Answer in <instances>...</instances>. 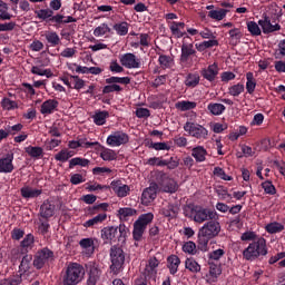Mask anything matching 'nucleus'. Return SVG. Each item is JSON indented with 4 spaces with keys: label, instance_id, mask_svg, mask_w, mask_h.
Wrapping results in <instances>:
<instances>
[{
    "label": "nucleus",
    "instance_id": "nucleus-8",
    "mask_svg": "<svg viewBox=\"0 0 285 285\" xmlns=\"http://www.w3.org/2000/svg\"><path fill=\"white\" fill-rule=\"evenodd\" d=\"M183 128L194 139H198L199 141H206L208 139V129L197 122L187 121Z\"/></svg>",
    "mask_w": 285,
    "mask_h": 285
},
{
    "label": "nucleus",
    "instance_id": "nucleus-22",
    "mask_svg": "<svg viewBox=\"0 0 285 285\" xmlns=\"http://www.w3.org/2000/svg\"><path fill=\"white\" fill-rule=\"evenodd\" d=\"M57 108H59V102L57 99H48L42 102L40 112L41 115H52L53 112H57Z\"/></svg>",
    "mask_w": 285,
    "mask_h": 285
},
{
    "label": "nucleus",
    "instance_id": "nucleus-36",
    "mask_svg": "<svg viewBox=\"0 0 285 285\" xmlns=\"http://www.w3.org/2000/svg\"><path fill=\"white\" fill-rule=\"evenodd\" d=\"M35 14L37 19H40L41 21H47V23H50V19L52 18V14H55V11H52V9H40V10H36Z\"/></svg>",
    "mask_w": 285,
    "mask_h": 285
},
{
    "label": "nucleus",
    "instance_id": "nucleus-25",
    "mask_svg": "<svg viewBox=\"0 0 285 285\" xmlns=\"http://www.w3.org/2000/svg\"><path fill=\"white\" fill-rule=\"evenodd\" d=\"M180 264L181 259L179 258V256L173 254L167 257V268L169 269L170 275H177Z\"/></svg>",
    "mask_w": 285,
    "mask_h": 285
},
{
    "label": "nucleus",
    "instance_id": "nucleus-32",
    "mask_svg": "<svg viewBox=\"0 0 285 285\" xmlns=\"http://www.w3.org/2000/svg\"><path fill=\"white\" fill-rule=\"evenodd\" d=\"M207 110L210 111L214 117H219V115H224V112H226V106L219 102H209Z\"/></svg>",
    "mask_w": 285,
    "mask_h": 285
},
{
    "label": "nucleus",
    "instance_id": "nucleus-5",
    "mask_svg": "<svg viewBox=\"0 0 285 285\" xmlns=\"http://www.w3.org/2000/svg\"><path fill=\"white\" fill-rule=\"evenodd\" d=\"M109 257L111 262L110 271L112 275H119L126 265V252H124V248L117 245H112L110 248Z\"/></svg>",
    "mask_w": 285,
    "mask_h": 285
},
{
    "label": "nucleus",
    "instance_id": "nucleus-24",
    "mask_svg": "<svg viewBox=\"0 0 285 285\" xmlns=\"http://www.w3.org/2000/svg\"><path fill=\"white\" fill-rule=\"evenodd\" d=\"M55 204L49 200H45L40 206V217H42V219H50V217H55Z\"/></svg>",
    "mask_w": 285,
    "mask_h": 285
},
{
    "label": "nucleus",
    "instance_id": "nucleus-60",
    "mask_svg": "<svg viewBox=\"0 0 285 285\" xmlns=\"http://www.w3.org/2000/svg\"><path fill=\"white\" fill-rule=\"evenodd\" d=\"M100 157L104 161H115L117 159V153L112 149H105L100 153Z\"/></svg>",
    "mask_w": 285,
    "mask_h": 285
},
{
    "label": "nucleus",
    "instance_id": "nucleus-62",
    "mask_svg": "<svg viewBox=\"0 0 285 285\" xmlns=\"http://www.w3.org/2000/svg\"><path fill=\"white\" fill-rule=\"evenodd\" d=\"M214 175L216 177H219V179H223L224 181H233V176L226 175V171L222 167H215Z\"/></svg>",
    "mask_w": 285,
    "mask_h": 285
},
{
    "label": "nucleus",
    "instance_id": "nucleus-45",
    "mask_svg": "<svg viewBox=\"0 0 285 285\" xmlns=\"http://www.w3.org/2000/svg\"><path fill=\"white\" fill-rule=\"evenodd\" d=\"M226 14H228V10L226 9L210 10L208 12L209 19H214L215 21H222L226 19Z\"/></svg>",
    "mask_w": 285,
    "mask_h": 285
},
{
    "label": "nucleus",
    "instance_id": "nucleus-52",
    "mask_svg": "<svg viewBox=\"0 0 285 285\" xmlns=\"http://www.w3.org/2000/svg\"><path fill=\"white\" fill-rule=\"evenodd\" d=\"M244 90H245L244 83L238 82L234 86L228 87V95H230V97H239V95H242Z\"/></svg>",
    "mask_w": 285,
    "mask_h": 285
},
{
    "label": "nucleus",
    "instance_id": "nucleus-7",
    "mask_svg": "<svg viewBox=\"0 0 285 285\" xmlns=\"http://www.w3.org/2000/svg\"><path fill=\"white\" fill-rule=\"evenodd\" d=\"M191 217H194L196 224H204V222H209L210 219H219L217 212L202 206H195L191 209Z\"/></svg>",
    "mask_w": 285,
    "mask_h": 285
},
{
    "label": "nucleus",
    "instance_id": "nucleus-38",
    "mask_svg": "<svg viewBox=\"0 0 285 285\" xmlns=\"http://www.w3.org/2000/svg\"><path fill=\"white\" fill-rule=\"evenodd\" d=\"M246 90L248 95H253V92H255V88H257V80H255V76L250 71L246 73Z\"/></svg>",
    "mask_w": 285,
    "mask_h": 285
},
{
    "label": "nucleus",
    "instance_id": "nucleus-46",
    "mask_svg": "<svg viewBox=\"0 0 285 285\" xmlns=\"http://www.w3.org/2000/svg\"><path fill=\"white\" fill-rule=\"evenodd\" d=\"M266 233H269V235H277V233H282L284 230V225L282 223H269L265 227Z\"/></svg>",
    "mask_w": 285,
    "mask_h": 285
},
{
    "label": "nucleus",
    "instance_id": "nucleus-40",
    "mask_svg": "<svg viewBox=\"0 0 285 285\" xmlns=\"http://www.w3.org/2000/svg\"><path fill=\"white\" fill-rule=\"evenodd\" d=\"M137 215V209L132 207H121L118 209V217L120 219H128V217H135Z\"/></svg>",
    "mask_w": 285,
    "mask_h": 285
},
{
    "label": "nucleus",
    "instance_id": "nucleus-37",
    "mask_svg": "<svg viewBox=\"0 0 285 285\" xmlns=\"http://www.w3.org/2000/svg\"><path fill=\"white\" fill-rule=\"evenodd\" d=\"M23 284V278L21 275L13 274L7 278L0 279V285H21Z\"/></svg>",
    "mask_w": 285,
    "mask_h": 285
},
{
    "label": "nucleus",
    "instance_id": "nucleus-42",
    "mask_svg": "<svg viewBox=\"0 0 285 285\" xmlns=\"http://www.w3.org/2000/svg\"><path fill=\"white\" fill-rule=\"evenodd\" d=\"M75 166H81V168H88V166H90V160H88L87 158H81V157L71 158L69 160L70 170H72V168H75Z\"/></svg>",
    "mask_w": 285,
    "mask_h": 285
},
{
    "label": "nucleus",
    "instance_id": "nucleus-54",
    "mask_svg": "<svg viewBox=\"0 0 285 285\" xmlns=\"http://www.w3.org/2000/svg\"><path fill=\"white\" fill-rule=\"evenodd\" d=\"M265 195H277V188L273 185V181L265 180L261 184Z\"/></svg>",
    "mask_w": 285,
    "mask_h": 285
},
{
    "label": "nucleus",
    "instance_id": "nucleus-30",
    "mask_svg": "<svg viewBox=\"0 0 285 285\" xmlns=\"http://www.w3.org/2000/svg\"><path fill=\"white\" fill-rule=\"evenodd\" d=\"M24 153H27V155L31 157V159H43L42 147L29 145L24 148Z\"/></svg>",
    "mask_w": 285,
    "mask_h": 285
},
{
    "label": "nucleus",
    "instance_id": "nucleus-14",
    "mask_svg": "<svg viewBox=\"0 0 285 285\" xmlns=\"http://www.w3.org/2000/svg\"><path fill=\"white\" fill-rule=\"evenodd\" d=\"M198 232H200L205 237L215 238L219 233H222V225L217 219H210L207 222Z\"/></svg>",
    "mask_w": 285,
    "mask_h": 285
},
{
    "label": "nucleus",
    "instance_id": "nucleus-41",
    "mask_svg": "<svg viewBox=\"0 0 285 285\" xmlns=\"http://www.w3.org/2000/svg\"><path fill=\"white\" fill-rule=\"evenodd\" d=\"M199 73H188L185 79V86H187V88H197V86H199Z\"/></svg>",
    "mask_w": 285,
    "mask_h": 285
},
{
    "label": "nucleus",
    "instance_id": "nucleus-20",
    "mask_svg": "<svg viewBox=\"0 0 285 285\" xmlns=\"http://www.w3.org/2000/svg\"><path fill=\"white\" fill-rule=\"evenodd\" d=\"M258 24L261 26L264 35H271L282 30V26L279 23H271V18L268 16H265L264 19L258 20Z\"/></svg>",
    "mask_w": 285,
    "mask_h": 285
},
{
    "label": "nucleus",
    "instance_id": "nucleus-21",
    "mask_svg": "<svg viewBox=\"0 0 285 285\" xmlns=\"http://www.w3.org/2000/svg\"><path fill=\"white\" fill-rule=\"evenodd\" d=\"M22 258L20 261V265L18 267V275H21V279H23V275L28 273L31 268L32 264V254H22Z\"/></svg>",
    "mask_w": 285,
    "mask_h": 285
},
{
    "label": "nucleus",
    "instance_id": "nucleus-44",
    "mask_svg": "<svg viewBox=\"0 0 285 285\" xmlns=\"http://www.w3.org/2000/svg\"><path fill=\"white\" fill-rule=\"evenodd\" d=\"M108 117H110V114L108 111H106V110L98 111L92 116L94 124H96V126H104V124H106V119H108Z\"/></svg>",
    "mask_w": 285,
    "mask_h": 285
},
{
    "label": "nucleus",
    "instance_id": "nucleus-9",
    "mask_svg": "<svg viewBox=\"0 0 285 285\" xmlns=\"http://www.w3.org/2000/svg\"><path fill=\"white\" fill-rule=\"evenodd\" d=\"M53 261H55V252H52L48 247H45L42 249H39L35 254L32 264L37 271H41V268H43L46 264Z\"/></svg>",
    "mask_w": 285,
    "mask_h": 285
},
{
    "label": "nucleus",
    "instance_id": "nucleus-56",
    "mask_svg": "<svg viewBox=\"0 0 285 285\" xmlns=\"http://www.w3.org/2000/svg\"><path fill=\"white\" fill-rule=\"evenodd\" d=\"M209 264V275L212 277V279H217V277H219V275H222V266L213 263V262H208Z\"/></svg>",
    "mask_w": 285,
    "mask_h": 285
},
{
    "label": "nucleus",
    "instance_id": "nucleus-29",
    "mask_svg": "<svg viewBox=\"0 0 285 285\" xmlns=\"http://www.w3.org/2000/svg\"><path fill=\"white\" fill-rule=\"evenodd\" d=\"M206 155H208V151L206 148H204V146H197L191 149V157H194L197 164L206 161Z\"/></svg>",
    "mask_w": 285,
    "mask_h": 285
},
{
    "label": "nucleus",
    "instance_id": "nucleus-28",
    "mask_svg": "<svg viewBox=\"0 0 285 285\" xmlns=\"http://www.w3.org/2000/svg\"><path fill=\"white\" fill-rule=\"evenodd\" d=\"M159 266V259L157 257H150L145 268L147 277H155L157 275V268Z\"/></svg>",
    "mask_w": 285,
    "mask_h": 285
},
{
    "label": "nucleus",
    "instance_id": "nucleus-26",
    "mask_svg": "<svg viewBox=\"0 0 285 285\" xmlns=\"http://www.w3.org/2000/svg\"><path fill=\"white\" fill-rule=\"evenodd\" d=\"M108 219V214L106 212L98 214L91 219H88L83 223L85 228H95V226H99V224H104Z\"/></svg>",
    "mask_w": 285,
    "mask_h": 285
},
{
    "label": "nucleus",
    "instance_id": "nucleus-34",
    "mask_svg": "<svg viewBox=\"0 0 285 285\" xmlns=\"http://www.w3.org/2000/svg\"><path fill=\"white\" fill-rule=\"evenodd\" d=\"M185 268L189 271V273H202V265H199V263H197L193 257L186 258Z\"/></svg>",
    "mask_w": 285,
    "mask_h": 285
},
{
    "label": "nucleus",
    "instance_id": "nucleus-10",
    "mask_svg": "<svg viewBox=\"0 0 285 285\" xmlns=\"http://www.w3.org/2000/svg\"><path fill=\"white\" fill-rule=\"evenodd\" d=\"M130 141V136L126 134L124 130L111 131V134L107 137V146L111 148H119V146H126Z\"/></svg>",
    "mask_w": 285,
    "mask_h": 285
},
{
    "label": "nucleus",
    "instance_id": "nucleus-48",
    "mask_svg": "<svg viewBox=\"0 0 285 285\" xmlns=\"http://www.w3.org/2000/svg\"><path fill=\"white\" fill-rule=\"evenodd\" d=\"M158 63L163 70H168L173 66V58L164 53H159Z\"/></svg>",
    "mask_w": 285,
    "mask_h": 285
},
{
    "label": "nucleus",
    "instance_id": "nucleus-50",
    "mask_svg": "<svg viewBox=\"0 0 285 285\" xmlns=\"http://www.w3.org/2000/svg\"><path fill=\"white\" fill-rule=\"evenodd\" d=\"M183 253L186 255H195L197 253V244L193 240L185 242L181 247Z\"/></svg>",
    "mask_w": 285,
    "mask_h": 285
},
{
    "label": "nucleus",
    "instance_id": "nucleus-1",
    "mask_svg": "<svg viewBox=\"0 0 285 285\" xmlns=\"http://www.w3.org/2000/svg\"><path fill=\"white\" fill-rule=\"evenodd\" d=\"M128 235H130V229L125 224H120L119 226H106L100 230V237L104 244H126L128 239Z\"/></svg>",
    "mask_w": 285,
    "mask_h": 285
},
{
    "label": "nucleus",
    "instance_id": "nucleus-12",
    "mask_svg": "<svg viewBox=\"0 0 285 285\" xmlns=\"http://www.w3.org/2000/svg\"><path fill=\"white\" fill-rule=\"evenodd\" d=\"M119 61L124 68L128 70H137L141 68V59L132 52L122 53L119 56Z\"/></svg>",
    "mask_w": 285,
    "mask_h": 285
},
{
    "label": "nucleus",
    "instance_id": "nucleus-18",
    "mask_svg": "<svg viewBox=\"0 0 285 285\" xmlns=\"http://www.w3.org/2000/svg\"><path fill=\"white\" fill-rule=\"evenodd\" d=\"M112 189L115 195H117V197L124 198V197H128V195H130V186L121 183V180H112L109 189Z\"/></svg>",
    "mask_w": 285,
    "mask_h": 285
},
{
    "label": "nucleus",
    "instance_id": "nucleus-55",
    "mask_svg": "<svg viewBox=\"0 0 285 285\" xmlns=\"http://www.w3.org/2000/svg\"><path fill=\"white\" fill-rule=\"evenodd\" d=\"M112 32V29L108 27V23H101L94 30V36L95 37H104L105 35H108Z\"/></svg>",
    "mask_w": 285,
    "mask_h": 285
},
{
    "label": "nucleus",
    "instance_id": "nucleus-19",
    "mask_svg": "<svg viewBox=\"0 0 285 285\" xmlns=\"http://www.w3.org/2000/svg\"><path fill=\"white\" fill-rule=\"evenodd\" d=\"M200 75L204 79L209 81V83H213L215 79H217V75H219V66L214 62L209 65L207 68H203L200 70Z\"/></svg>",
    "mask_w": 285,
    "mask_h": 285
},
{
    "label": "nucleus",
    "instance_id": "nucleus-53",
    "mask_svg": "<svg viewBox=\"0 0 285 285\" xmlns=\"http://www.w3.org/2000/svg\"><path fill=\"white\" fill-rule=\"evenodd\" d=\"M1 108L3 109V110H8V111H10V110H17V108H19V105L17 104V101H14V100H10V98H3L2 100H1Z\"/></svg>",
    "mask_w": 285,
    "mask_h": 285
},
{
    "label": "nucleus",
    "instance_id": "nucleus-47",
    "mask_svg": "<svg viewBox=\"0 0 285 285\" xmlns=\"http://www.w3.org/2000/svg\"><path fill=\"white\" fill-rule=\"evenodd\" d=\"M246 26L252 37H261L262 29L259 28V24L257 22L250 20L246 22Z\"/></svg>",
    "mask_w": 285,
    "mask_h": 285
},
{
    "label": "nucleus",
    "instance_id": "nucleus-49",
    "mask_svg": "<svg viewBox=\"0 0 285 285\" xmlns=\"http://www.w3.org/2000/svg\"><path fill=\"white\" fill-rule=\"evenodd\" d=\"M31 73L32 75H38V77H47V79H50L52 77H55V75L52 73V70L50 69H41L37 66H33L31 68Z\"/></svg>",
    "mask_w": 285,
    "mask_h": 285
},
{
    "label": "nucleus",
    "instance_id": "nucleus-59",
    "mask_svg": "<svg viewBox=\"0 0 285 285\" xmlns=\"http://www.w3.org/2000/svg\"><path fill=\"white\" fill-rule=\"evenodd\" d=\"M109 70L110 72H112V75H121L125 69L122 65H119V61H117V59H112L109 62Z\"/></svg>",
    "mask_w": 285,
    "mask_h": 285
},
{
    "label": "nucleus",
    "instance_id": "nucleus-43",
    "mask_svg": "<svg viewBox=\"0 0 285 285\" xmlns=\"http://www.w3.org/2000/svg\"><path fill=\"white\" fill-rule=\"evenodd\" d=\"M177 213H179V207L175 204H168L161 209L164 217H177Z\"/></svg>",
    "mask_w": 285,
    "mask_h": 285
},
{
    "label": "nucleus",
    "instance_id": "nucleus-64",
    "mask_svg": "<svg viewBox=\"0 0 285 285\" xmlns=\"http://www.w3.org/2000/svg\"><path fill=\"white\" fill-rule=\"evenodd\" d=\"M6 129H7V132H8L9 137L10 136L14 137V135H18V132H21V130H23V125H21V124H17V125H13V126L8 125L6 127Z\"/></svg>",
    "mask_w": 285,
    "mask_h": 285
},
{
    "label": "nucleus",
    "instance_id": "nucleus-13",
    "mask_svg": "<svg viewBox=\"0 0 285 285\" xmlns=\"http://www.w3.org/2000/svg\"><path fill=\"white\" fill-rule=\"evenodd\" d=\"M159 184L163 186L164 193L174 195V193L179 190V184H177V180L170 178V176L164 171L159 174Z\"/></svg>",
    "mask_w": 285,
    "mask_h": 285
},
{
    "label": "nucleus",
    "instance_id": "nucleus-17",
    "mask_svg": "<svg viewBox=\"0 0 285 285\" xmlns=\"http://www.w3.org/2000/svg\"><path fill=\"white\" fill-rule=\"evenodd\" d=\"M14 154L8 153L4 157L0 158V173L6 175L12 173L14 170Z\"/></svg>",
    "mask_w": 285,
    "mask_h": 285
},
{
    "label": "nucleus",
    "instance_id": "nucleus-11",
    "mask_svg": "<svg viewBox=\"0 0 285 285\" xmlns=\"http://www.w3.org/2000/svg\"><path fill=\"white\" fill-rule=\"evenodd\" d=\"M197 55V50H195V45L193 43H183L180 48V58L179 61L181 66L185 68H189L193 63V57Z\"/></svg>",
    "mask_w": 285,
    "mask_h": 285
},
{
    "label": "nucleus",
    "instance_id": "nucleus-61",
    "mask_svg": "<svg viewBox=\"0 0 285 285\" xmlns=\"http://www.w3.org/2000/svg\"><path fill=\"white\" fill-rule=\"evenodd\" d=\"M169 30L175 39H181V37H186V32L181 31V29L178 26H175L173 21L169 22Z\"/></svg>",
    "mask_w": 285,
    "mask_h": 285
},
{
    "label": "nucleus",
    "instance_id": "nucleus-57",
    "mask_svg": "<svg viewBox=\"0 0 285 285\" xmlns=\"http://www.w3.org/2000/svg\"><path fill=\"white\" fill-rule=\"evenodd\" d=\"M110 208V205L108 203H100L98 205H94L92 207H89V215H97L100 210H104L106 213Z\"/></svg>",
    "mask_w": 285,
    "mask_h": 285
},
{
    "label": "nucleus",
    "instance_id": "nucleus-3",
    "mask_svg": "<svg viewBox=\"0 0 285 285\" xmlns=\"http://www.w3.org/2000/svg\"><path fill=\"white\" fill-rule=\"evenodd\" d=\"M86 269L79 263H69L61 277L62 285H78L83 282Z\"/></svg>",
    "mask_w": 285,
    "mask_h": 285
},
{
    "label": "nucleus",
    "instance_id": "nucleus-4",
    "mask_svg": "<svg viewBox=\"0 0 285 285\" xmlns=\"http://www.w3.org/2000/svg\"><path fill=\"white\" fill-rule=\"evenodd\" d=\"M155 214L146 213L138 216V218L134 223L132 237L135 242H141L144 238V234L146 233V228L150 226V223L154 222Z\"/></svg>",
    "mask_w": 285,
    "mask_h": 285
},
{
    "label": "nucleus",
    "instance_id": "nucleus-31",
    "mask_svg": "<svg viewBox=\"0 0 285 285\" xmlns=\"http://www.w3.org/2000/svg\"><path fill=\"white\" fill-rule=\"evenodd\" d=\"M45 39L51 48H57L61 43V38L57 31H48L45 33Z\"/></svg>",
    "mask_w": 285,
    "mask_h": 285
},
{
    "label": "nucleus",
    "instance_id": "nucleus-58",
    "mask_svg": "<svg viewBox=\"0 0 285 285\" xmlns=\"http://www.w3.org/2000/svg\"><path fill=\"white\" fill-rule=\"evenodd\" d=\"M95 242H97V238H82L79 242V246L82 247L85 250H88V248L91 249V253L95 252Z\"/></svg>",
    "mask_w": 285,
    "mask_h": 285
},
{
    "label": "nucleus",
    "instance_id": "nucleus-16",
    "mask_svg": "<svg viewBox=\"0 0 285 285\" xmlns=\"http://www.w3.org/2000/svg\"><path fill=\"white\" fill-rule=\"evenodd\" d=\"M157 190H159V185H157V183H151L149 187L144 189L141 202L145 206H148V204H151V202L157 199Z\"/></svg>",
    "mask_w": 285,
    "mask_h": 285
},
{
    "label": "nucleus",
    "instance_id": "nucleus-35",
    "mask_svg": "<svg viewBox=\"0 0 285 285\" xmlns=\"http://www.w3.org/2000/svg\"><path fill=\"white\" fill-rule=\"evenodd\" d=\"M112 28L116 31V33L118 35V37H126V35H128L130 23H128L127 21L117 22L114 24Z\"/></svg>",
    "mask_w": 285,
    "mask_h": 285
},
{
    "label": "nucleus",
    "instance_id": "nucleus-6",
    "mask_svg": "<svg viewBox=\"0 0 285 285\" xmlns=\"http://www.w3.org/2000/svg\"><path fill=\"white\" fill-rule=\"evenodd\" d=\"M105 86L102 88V95H110V92H124V87L130 85V77L111 76L105 79Z\"/></svg>",
    "mask_w": 285,
    "mask_h": 285
},
{
    "label": "nucleus",
    "instance_id": "nucleus-23",
    "mask_svg": "<svg viewBox=\"0 0 285 285\" xmlns=\"http://www.w3.org/2000/svg\"><path fill=\"white\" fill-rule=\"evenodd\" d=\"M35 246V235L27 234L20 243V253L21 255H28L32 247Z\"/></svg>",
    "mask_w": 285,
    "mask_h": 285
},
{
    "label": "nucleus",
    "instance_id": "nucleus-39",
    "mask_svg": "<svg viewBox=\"0 0 285 285\" xmlns=\"http://www.w3.org/2000/svg\"><path fill=\"white\" fill-rule=\"evenodd\" d=\"M176 108L181 112H186L187 110H195V108H197V102L189 100L178 101L176 102Z\"/></svg>",
    "mask_w": 285,
    "mask_h": 285
},
{
    "label": "nucleus",
    "instance_id": "nucleus-15",
    "mask_svg": "<svg viewBox=\"0 0 285 285\" xmlns=\"http://www.w3.org/2000/svg\"><path fill=\"white\" fill-rule=\"evenodd\" d=\"M88 278L86 284L87 285H97V282H99L101 277V271H99V267H97V263L89 262L86 264Z\"/></svg>",
    "mask_w": 285,
    "mask_h": 285
},
{
    "label": "nucleus",
    "instance_id": "nucleus-27",
    "mask_svg": "<svg viewBox=\"0 0 285 285\" xmlns=\"http://www.w3.org/2000/svg\"><path fill=\"white\" fill-rule=\"evenodd\" d=\"M41 193V189L32 188L30 186H24L20 189V195L23 199H36Z\"/></svg>",
    "mask_w": 285,
    "mask_h": 285
},
{
    "label": "nucleus",
    "instance_id": "nucleus-33",
    "mask_svg": "<svg viewBox=\"0 0 285 285\" xmlns=\"http://www.w3.org/2000/svg\"><path fill=\"white\" fill-rule=\"evenodd\" d=\"M209 236L203 235L202 232H198V238H197V248L198 250H202V253H208V242H210Z\"/></svg>",
    "mask_w": 285,
    "mask_h": 285
},
{
    "label": "nucleus",
    "instance_id": "nucleus-2",
    "mask_svg": "<svg viewBox=\"0 0 285 285\" xmlns=\"http://www.w3.org/2000/svg\"><path fill=\"white\" fill-rule=\"evenodd\" d=\"M268 255V246L266 245V238L258 237L257 240L249 243V245L243 250V259L246 262H255L259 257H266Z\"/></svg>",
    "mask_w": 285,
    "mask_h": 285
},
{
    "label": "nucleus",
    "instance_id": "nucleus-63",
    "mask_svg": "<svg viewBox=\"0 0 285 285\" xmlns=\"http://www.w3.org/2000/svg\"><path fill=\"white\" fill-rule=\"evenodd\" d=\"M164 166H167L168 170H175V168H179V157L174 156L169 159H165Z\"/></svg>",
    "mask_w": 285,
    "mask_h": 285
},
{
    "label": "nucleus",
    "instance_id": "nucleus-51",
    "mask_svg": "<svg viewBox=\"0 0 285 285\" xmlns=\"http://www.w3.org/2000/svg\"><path fill=\"white\" fill-rule=\"evenodd\" d=\"M224 255H226V249L218 248V249H214V250L209 252L207 257H208L209 262H219V259H222V257H224Z\"/></svg>",
    "mask_w": 285,
    "mask_h": 285
}]
</instances>
